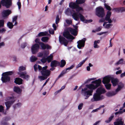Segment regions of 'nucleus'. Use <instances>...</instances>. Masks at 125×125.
Returning a JSON list of instances; mask_svg holds the SVG:
<instances>
[{"mask_svg": "<svg viewBox=\"0 0 125 125\" xmlns=\"http://www.w3.org/2000/svg\"><path fill=\"white\" fill-rule=\"evenodd\" d=\"M6 30L4 28H2L1 29H0V33H4L6 31Z\"/></svg>", "mask_w": 125, "mask_h": 125, "instance_id": "052dcab7", "label": "nucleus"}, {"mask_svg": "<svg viewBox=\"0 0 125 125\" xmlns=\"http://www.w3.org/2000/svg\"><path fill=\"white\" fill-rule=\"evenodd\" d=\"M114 117L113 115H111L109 118L108 119L105 121V122L106 123H110L112 120L113 119Z\"/></svg>", "mask_w": 125, "mask_h": 125, "instance_id": "f704fd0d", "label": "nucleus"}, {"mask_svg": "<svg viewBox=\"0 0 125 125\" xmlns=\"http://www.w3.org/2000/svg\"><path fill=\"white\" fill-rule=\"evenodd\" d=\"M19 1L17 3V4L18 7V9L19 10H20L21 8V2H20V0H19Z\"/></svg>", "mask_w": 125, "mask_h": 125, "instance_id": "864d4df0", "label": "nucleus"}, {"mask_svg": "<svg viewBox=\"0 0 125 125\" xmlns=\"http://www.w3.org/2000/svg\"><path fill=\"white\" fill-rule=\"evenodd\" d=\"M59 41L60 43L63 44L65 46H67L68 43V41L64 37L60 35L59 37Z\"/></svg>", "mask_w": 125, "mask_h": 125, "instance_id": "dca6fc26", "label": "nucleus"}, {"mask_svg": "<svg viewBox=\"0 0 125 125\" xmlns=\"http://www.w3.org/2000/svg\"><path fill=\"white\" fill-rule=\"evenodd\" d=\"M96 15L99 17L103 18L105 15L104 11V9L101 7L96 8Z\"/></svg>", "mask_w": 125, "mask_h": 125, "instance_id": "39448f33", "label": "nucleus"}, {"mask_svg": "<svg viewBox=\"0 0 125 125\" xmlns=\"http://www.w3.org/2000/svg\"><path fill=\"white\" fill-rule=\"evenodd\" d=\"M106 76L108 79V82H110V80H111V82L114 86H115L118 84L119 81L117 78H114L109 75Z\"/></svg>", "mask_w": 125, "mask_h": 125, "instance_id": "6e6552de", "label": "nucleus"}, {"mask_svg": "<svg viewBox=\"0 0 125 125\" xmlns=\"http://www.w3.org/2000/svg\"><path fill=\"white\" fill-rule=\"evenodd\" d=\"M0 112L3 113L4 112V109L2 105H0Z\"/></svg>", "mask_w": 125, "mask_h": 125, "instance_id": "5fc2aeb1", "label": "nucleus"}, {"mask_svg": "<svg viewBox=\"0 0 125 125\" xmlns=\"http://www.w3.org/2000/svg\"><path fill=\"white\" fill-rule=\"evenodd\" d=\"M66 22L68 24L70 25L72 23V21L71 20L67 19L66 20Z\"/></svg>", "mask_w": 125, "mask_h": 125, "instance_id": "13d9d810", "label": "nucleus"}, {"mask_svg": "<svg viewBox=\"0 0 125 125\" xmlns=\"http://www.w3.org/2000/svg\"><path fill=\"white\" fill-rule=\"evenodd\" d=\"M63 35L64 37L67 39L73 40L75 39V37L70 34L69 31L68 30L63 32Z\"/></svg>", "mask_w": 125, "mask_h": 125, "instance_id": "4468645a", "label": "nucleus"}, {"mask_svg": "<svg viewBox=\"0 0 125 125\" xmlns=\"http://www.w3.org/2000/svg\"><path fill=\"white\" fill-rule=\"evenodd\" d=\"M11 10L8 9L4 10L2 12V16L4 18L7 17L11 13Z\"/></svg>", "mask_w": 125, "mask_h": 125, "instance_id": "6ab92c4d", "label": "nucleus"}, {"mask_svg": "<svg viewBox=\"0 0 125 125\" xmlns=\"http://www.w3.org/2000/svg\"><path fill=\"white\" fill-rule=\"evenodd\" d=\"M116 121L114 122V125H125L124 121L122 117H119L115 120Z\"/></svg>", "mask_w": 125, "mask_h": 125, "instance_id": "ddd939ff", "label": "nucleus"}, {"mask_svg": "<svg viewBox=\"0 0 125 125\" xmlns=\"http://www.w3.org/2000/svg\"><path fill=\"white\" fill-rule=\"evenodd\" d=\"M122 110V109H120V111H119L118 112H117L115 113V114L116 115L118 114H121L123 112H125V109H124L122 111L121 110Z\"/></svg>", "mask_w": 125, "mask_h": 125, "instance_id": "ea45409f", "label": "nucleus"}, {"mask_svg": "<svg viewBox=\"0 0 125 125\" xmlns=\"http://www.w3.org/2000/svg\"><path fill=\"white\" fill-rule=\"evenodd\" d=\"M60 62V67L61 68L63 67L66 64V62L64 60H61Z\"/></svg>", "mask_w": 125, "mask_h": 125, "instance_id": "7c9ffc66", "label": "nucleus"}, {"mask_svg": "<svg viewBox=\"0 0 125 125\" xmlns=\"http://www.w3.org/2000/svg\"><path fill=\"white\" fill-rule=\"evenodd\" d=\"M2 75L1 80L3 83H6L10 81V77L9 76H7L3 74V73H2Z\"/></svg>", "mask_w": 125, "mask_h": 125, "instance_id": "a211bd4d", "label": "nucleus"}, {"mask_svg": "<svg viewBox=\"0 0 125 125\" xmlns=\"http://www.w3.org/2000/svg\"><path fill=\"white\" fill-rule=\"evenodd\" d=\"M71 11L69 8H68L65 11V13L67 15H69L70 14H71Z\"/></svg>", "mask_w": 125, "mask_h": 125, "instance_id": "49530a36", "label": "nucleus"}, {"mask_svg": "<svg viewBox=\"0 0 125 125\" xmlns=\"http://www.w3.org/2000/svg\"><path fill=\"white\" fill-rule=\"evenodd\" d=\"M104 96L101 95L96 93L94 95L93 98L91 99V101L93 102L97 101L104 98Z\"/></svg>", "mask_w": 125, "mask_h": 125, "instance_id": "1a4fd4ad", "label": "nucleus"}, {"mask_svg": "<svg viewBox=\"0 0 125 125\" xmlns=\"http://www.w3.org/2000/svg\"><path fill=\"white\" fill-rule=\"evenodd\" d=\"M15 102V100L11 101L5 102V103L6 106V110H7L9 109L12 104Z\"/></svg>", "mask_w": 125, "mask_h": 125, "instance_id": "5701e85b", "label": "nucleus"}, {"mask_svg": "<svg viewBox=\"0 0 125 125\" xmlns=\"http://www.w3.org/2000/svg\"><path fill=\"white\" fill-rule=\"evenodd\" d=\"M53 56L52 55H50L48 56L46 58L47 61L48 63H49L51 62V61L52 59Z\"/></svg>", "mask_w": 125, "mask_h": 125, "instance_id": "c9c22d12", "label": "nucleus"}, {"mask_svg": "<svg viewBox=\"0 0 125 125\" xmlns=\"http://www.w3.org/2000/svg\"><path fill=\"white\" fill-rule=\"evenodd\" d=\"M49 32L51 34H53L54 33V31L52 29H50L49 30Z\"/></svg>", "mask_w": 125, "mask_h": 125, "instance_id": "0e129e2a", "label": "nucleus"}, {"mask_svg": "<svg viewBox=\"0 0 125 125\" xmlns=\"http://www.w3.org/2000/svg\"><path fill=\"white\" fill-rule=\"evenodd\" d=\"M118 87L115 90L116 93L119 91L123 88L124 86V84L121 82H120L118 85Z\"/></svg>", "mask_w": 125, "mask_h": 125, "instance_id": "bb28decb", "label": "nucleus"}, {"mask_svg": "<svg viewBox=\"0 0 125 125\" xmlns=\"http://www.w3.org/2000/svg\"><path fill=\"white\" fill-rule=\"evenodd\" d=\"M106 91L104 88H102L100 87L98 88L97 90L96 93L101 95V94L105 93Z\"/></svg>", "mask_w": 125, "mask_h": 125, "instance_id": "393cba45", "label": "nucleus"}, {"mask_svg": "<svg viewBox=\"0 0 125 125\" xmlns=\"http://www.w3.org/2000/svg\"><path fill=\"white\" fill-rule=\"evenodd\" d=\"M41 61L43 63H45L47 61V59L46 58L44 57L41 60Z\"/></svg>", "mask_w": 125, "mask_h": 125, "instance_id": "3c124183", "label": "nucleus"}, {"mask_svg": "<svg viewBox=\"0 0 125 125\" xmlns=\"http://www.w3.org/2000/svg\"><path fill=\"white\" fill-rule=\"evenodd\" d=\"M100 42V41L99 40L97 41H95L94 42V47L95 48H97L99 47V46L98 45L97 43H99Z\"/></svg>", "mask_w": 125, "mask_h": 125, "instance_id": "473e14b6", "label": "nucleus"}, {"mask_svg": "<svg viewBox=\"0 0 125 125\" xmlns=\"http://www.w3.org/2000/svg\"><path fill=\"white\" fill-rule=\"evenodd\" d=\"M52 27L53 28L54 30L55 31L57 28V27L55 24L54 23L52 25Z\"/></svg>", "mask_w": 125, "mask_h": 125, "instance_id": "338daca9", "label": "nucleus"}, {"mask_svg": "<svg viewBox=\"0 0 125 125\" xmlns=\"http://www.w3.org/2000/svg\"><path fill=\"white\" fill-rule=\"evenodd\" d=\"M77 17L78 18L77 20H75V21H78L79 19V18H80V20L81 21L84 22V21L85 18L81 13H79Z\"/></svg>", "mask_w": 125, "mask_h": 125, "instance_id": "c85d7f7f", "label": "nucleus"}, {"mask_svg": "<svg viewBox=\"0 0 125 125\" xmlns=\"http://www.w3.org/2000/svg\"><path fill=\"white\" fill-rule=\"evenodd\" d=\"M86 40V39L85 38H84L83 39L79 40L77 42L78 45L77 46L79 49H81L82 47H84Z\"/></svg>", "mask_w": 125, "mask_h": 125, "instance_id": "2eb2a0df", "label": "nucleus"}, {"mask_svg": "<svg viewBox=\"0 0 125 125\" xmlns=\"http://www.w3.org/2000/svg\"><path fill=\"white\" fill-rule=\"evenodd\" d=\"M49 39V38L47 37H43L41 39V41L43 42H47Z\"/></svg>", "mask_w": 125, "mask_h": 125, "instance_id": "72a5a7b5", "label": "nucleus"}, {"mask_svg": "<svg viewBox=\"0 0 125 125\" xmlns=\"http://www.w3.org/2000/svg\"><path fill=\"white\" fill-rule=\"evenodd\" d=\"M48 67L45 66L42 67L40 65H38V68L39 71L40 72L42 76H39L38 78L41 81L44 80L48 78L51 74V71L47 69Z\"/></svg>", "mask_w": 125, "mask_h": 125, "instance_id": "f257e3e1", "label": "nucleus"}, {"mask_svg": "<svg viewBox=\"0 0 125 125\" xmlns=\"http://www.w3.org/2000/svg\"><path fill=\"white\" fill-rule=\"evenodd\" d=\"M66 73V70H63L61 74L58 76V78H59L63 76L64 74Z\"/></svg>", "mask_w": 125, "mask_h": 125, "instance_id": "79ce46f5", "label": "nucleus"}, {"mask_svg": "<svg viewBox=\"0 0 125 125\" xmlns=\"http://www.w3.org/2000/svg\"><path fill=\"white\" fill-rule=\"evenodd\" d=\"M40 40L38 38L36 39L35 42L36 43H37L40 45L41 47V49L45 50L46 49H51V47L48 44H45L43 42H40Z\"/></svg>", "mask_w": 125, "mask_h": 125, "instance_id": "20e7f679", "label": "nucleus"}, {"mask_svg": "<svg viewBox=\"0 0 125 125\" xmlns=\"http://www.w3.org/2000/svg\"><path fill=\"white\" fill-rule=\"evenodd\" d=\"M83 104V103L80 104L78 106V109L79 110H80L82 108Z\"/></svg>", "mask_w": 125, "mask_h": 125, "instance_id": "603ef678", "label": "nucleus"}, {"mask_svg": "<svg viewBox=\"0 0 125 125\" xmlns=\"http://www.w3.org/2000/svg\"><path fill=\"white\" fill-rule=\"evenodd\" d=\"M93 92V90H88L86 92H83L84 95L85 96V99H86L88 98L90 96L92 95V93Z\"/></svg>", "mask_w": 125, "mask_h": 125, "instance_id": "f3484780", "label": "nucleus"}, {"mask_svg": "<svg viewBox=\"0 0 125 125\" xmlns=\"http://www.w3.org/2000/svg\"><path fill=\"white\" fill-rule=\"evenodd\" d=\"M93 83L95 84V85L93 84H91L89 85H86V86L90 90H94L97 87L100 86L101 83V81L100 79L96 80L95 81L92 82Z\"/></svg>", "mask_w": 125, "mask_h": 125, "instance_id": "7ed1b4c3", "label": "nucleus"}, {"mask_svg": "<svg viewBox=\"0 0 125 125\" xmlns=\"http://www.w3.org/2000/svg\"><path fill=\"white\" fill-rule=\"evenodd\" d=\"M23 80L21 78L18 77L15 78L14 83L16 84L20 85L22 83Z\"/></svg>", "mask_w": 125, "mask_h": 125, "instance_id": "a878e982", "label": "nucleus"}, {"mask_svg": "<svg viewBox=\"0 0 125 125\" xmlns=\"http://www.w3.org/2000/svg\"><path fill=\"white\" fill-rule=\"evenodd\" d=\"M87 59V58H86L85 59L83 60V61L80 62L78 64V65L76 66V68H77L81 67L86 60Z\"/></svg>", "mask_w": 125, "mask_h": 125, "instance_id": "2f4dec72", "label": "nucleus"}, {"mask_svg": "<svg viewBox=\"0 0 125 125\" xmlns=\"http://www.w3.org/2000/svg\"><path fill=\"white\" fill-rule=\"evenodd\" d=\"M112 14V12L110 11H108L105 19L102 18L100 19L99 22H104L105 21H107L109 23H111L112 22V20L110 19V17Z\"/></svg>", "mask_w": 125, "mask_h": 125, "instance_id": "423d86ee", "label": "nucleus"}, {"mask_svg": "<svg viewBox=\"0 0 125 125\" xmlns=\"http://www.w3.org/2000/svg\"><path fill=\"white\" fill-rule=\"evenodd\" d=\"M7 26L9 28L11 29L13 28L14 25L11 22H9L7 23Z\"/></svg>", "mask_w": 125, "mask_h": 125, "instance_id": "e433bc0d", "label": "nucleus"}, {"mask_svg": "<svg viewBox=\"0 0 125 125\" xmlns=\"http://www.w3.org/2000/svg\"><path fill=\"white\" fill-rule=\"evenodd\" d=\"M48 34L47 31L41 32H40L38 35V37H40L42 36H45L47 35Z\"/></svg>", "mask_w": 125, "mask_h": 125, "instance_id": "c756f323", "label": "nucleus"}, {"mask_svg": "<svg viewBox=\"0 0 125 125\" xmlns=\"http://www.w3.org/2000/svg\"><path fill=\"white\" fill-rule=\"evenodd\" d=\"M60 65V62L56 60H53L51 62V66L52 67H56L57 66H59Z\"/></svg>", "mask_w": 125, "mask_h": 125, "instance_id": "412c9836", "label": "nucleus"}, {"mask_svg": "<svg viewBox=\"0 0 125 125\" xmlns=\"http://www.w3.org/2000/svg\"><path fill=\"white\" fill-rule=\"evenodd\" d=\"M3 74L7 76L11 75L13 74V72L12 71H9L3 73Z\"/></svg>", "mask_w": 125, "mask_h": 125, "instance_id": "4c0bfd02", "label": "nucleus"}, {"mask_svg": "<svg viewBox=\"0 0 125 125\" xmlns=\"http://www.w3.org/2000/svg\"><path fill=\"white\" fill-rule=\"evenodd\" d=\"M26 45V43H24L22 44L21 45V47L22 48H24Z\"/></svg>", "mask_w": 125, "mask_h": 125, "instance_id": "680f3d73", "label": "nucleus"}, {"mask_svg": "<svg viewBox=\"0 0 125 125\" xmlns=\"http://www.w3.org/2000/svg\"><path fill=\"white\" fill-rule=\"evenodd\" d=\"M123 59H121L119 60L115 64L117 65L120 64H122L123 63Z\"/></svg>", "mask_w": 125, "mask_h": 125, "instance_id": "c03bdc74", "label": "nucleus"}, {"mask_svg": "<svg viewBox=\"0 0 125 125\" xmlns=\"http://www.w3.org/2000/svg\"><path fill=\"white\" fill-rule=\"evenodd\" d=\"M21 104L20 103H19L15 105H14L13 107L15 109L16 107V106H17V107H19L21 106Z\"/></svg>", "mask_w": 125, "mask_h": 125, "instance_id": "bf43d9fd", "label": "nucleus"}, {"mask_svg": "<svg viewBox=\"0 0 125 125\" xmlns=\"http://www.w3.org/2000/svg\"><path fill=\"white\" fill-rule=\"evenodd\" d=\"M108 78L106 76H105L103 78L102 82L105 84V86L106 89L109 90L111 88V84L109 83L110 82H108Z\"/></svg>", "mask_w": 125, "mask_h": 125, "instance_id": "9b49d317", "label": "nucleus"}, {"mask_svg": "<svg viewBox=\"0 0 125 125\" xmlns=\"http://www.w3.org/2000/svg\"><path fill=\"white\" fill-rule=\"evenodd\" d=\"M87 88L86 87H85L83 89L82 88V93H83V92H86V91L87 90Z\"/></svg>", "mask_w": 125, "mask_h": 125, "instance_id": "69168bd1", "label": "nucleus"}, {"mask_svg": "<svg viewBox=\"0 0 125 125\" xmlns=\"http://www.w3.org/2000/svg\"><path fill=\"white\" fill-rule=\"evenodd\" d=\"M78 5L77 2H72L70 3L69 7L72 9H75L78 7Z\"/></svg>", "mask_w": 125, "mask_h": 125, "instance_id": "b1692460", "label": "nucleus"}, {"mask_svg": "<svg viewBox=\"0 0 125 125\" xmlns=\"http://www.w3.org/2000/svg\"><path fill=\"white\" fill-rule=\"evenodd\" d=\"M75 10L76 11V12H75L74 10H72V11L74 12L72 15V16L74 20H77L78 18L77 17L79 13H80L79 12L80 10H83V8L82 7H80L79 5H78V7H77L75 9Z\"/></svg>", "mask_w": 125, "mask_h": 125, "instance_id": "0eeeda50", "label": "nucleus"}, {"mask_svg": "<svg viewBox=\"0 0 125 125\" xmlns=\"http://www.w3.org/2000/svg\"><path fill=\"white\" fill-rule=\"evenodd\" d=\"M13 90L15 92L19 94L21 93L22 91V90L20 89L19 87L15 86L14 87Z\"/></svg>", "mask_w": 125, "mask_h": 125, "instance_id": "cd10ccee", "label": "nucleus"}, {"mask_svg": "<svg viewBox=\"0 0 125 125\" xmlns=\"http://www.w3.org/2000/svg\"><path fill=\"white\" fill-rule=\"evenodd\" d=\"M26 69V68L25 67L23 66L20 67L19 68V71L18 74L21 77L28 80L30 77L29 75L27 74V73L26 71L22 72L25 70Z\"/></svg>", "mask_w": 125, "mask_h": 125, "instance_id": "f03ea898", "label": "nucleus"}, {"mask_svg": "<svg viewBox=\"0 0 125 125\" xmlns=\"http://www.w3.org/2000/svg\"><path fill=\"white\" fill-rule=\"evenodd\" d=\"M66 73V70H63L61 74L58 76V78H59L63 76L64 74Z\"/></svg>", "mask_w": 125, "mask_h": 125, "instance_id": "37998d69", "label": "nucleus"}, {"mask_svg": "<svg viewBox=\"0 0 125 125\" xmlns=\"http://www.w3.org/2000/svg\"><path fill=\"white\" fill-rule=\"evenodd\" d=\"M122 72V71L121 70H120L118 71H117L116 72V74H121Z\"/></svg>", "mask_w": 125, "mask_h": 125, "instance_id": "774afa93", "label": "nucleus"}, {"mask_svg": "<svg viewBox=\"0 0 125 125\" xmlns=\"http://www.w3.org/2000/svg\"><path fill=\"white\" fill-rule=\"evenodd\" d=\"M85 0H79L77 2L78 5L82 4L85 2Z\"/></svg>", "mask_w": 125, "mask_h": 125, "instance_id": "de8ad7c7", "label": "nucleus"}, {"mask_svg": "<svg viewBox=\"0 0 125 125\" xmlns=\"http://www.w3.org/2000/svg\"><path fill=\"white\" fill-rule=\"evenodd\" d=\"M67 30L69 31L73 35L76 36L78 34V31L75 29L70 27L68 28Z\"/></svg>", "mask_w": 125, "mask_h": 125, "instance_id": "aec40b11", "label": "nucleus"}, {"mask_svg": "<svg viewBox=\"0 0 125 125\" xmlns=\"http://www.w3.org/2000/svg\"><path fill=\"white\" fill-rule=\"evenodd\" d=\"M39 45L37 43H35L31 47V50L33 54H35L39 51Z\"/></svg>", "mask_w": 125, "mask_h": 125, "instance_id": "f8f14e48", "label": "nucleus"}, {"mask_svg": "<svg viewBox=\"0 0 125 125\" xmlns=\"http://www.w3.org/2000/svg\"><path fill=\"white\" fill-rule=\"evenodd\" d=\"M104 6L105 8L108 11H110L111 10V8L110 6L107 5L106 3L104 4Z\"/></svg>", "mask_w": 125, "mask_h": 125, "instance_id": "58836bf2", "label": "nucleus"}, {"mask_svg": "<svg viewBox=\"0 0 125 125\" xmlns=\"http://www.w3.org/2000/svg\"><path fill=\"white\" fill-rule=\"evenodd\" d=\"M37 59V58L36 57H35V56H32L30 60L32 62H34L36 61Z\"/></svg>", "mask_w": 125, "mask_h": 125, "instance_id": "a19ab883", "label": "nucleus"}, {"mask_svg": "<svg viewBox=\"0 0 125 125\" xmlns=\"http://www.w3.org/2000/svg\"><path fill=\"white\" fill-rule=\"evenodd\" d=\"M34 68L35 71H37L38 68L37 67V65L36 64H35L34 66Z\"/></svg>", "mask_w": 125, "mask_h": 125, "instance_id": "e2e57ef3", "label": "nucleus"}, {"mask_svg": "<svg viewBox=\"0 0 125 125\" xmlns=\"http://www.w3.org/2000/svg\"><path fill=\"white\" fill-rule=\"evenodd\" d=\"M4 21L3 20H0V27H3Z\"/></svg>", "mask_w": 125, "mask_h": 125, "instance_id": "a18cd8bd", "label": "nucleus"}, {"mask_svg": "<svg viewBox=\"0 0 125 125\" xmlns=\"http://www.w3.org/2000/svg\"><path fill=\"white\" fill-rule=\"evenodd\" d=\"M74 67V65H72L70 67H68V68H67L65 70H66V72L67 73V70H70L71 69H72Z\"/></svg>", "mask_w": 125, "mask_h": 125, "instance_id": "6e6d98bb", "label": "nucleus"}, {"mask_svg": "<svg viewBox=\"0 0 125 125\" xmlns=\"http://www.w3.org/2000/svg\"><path fill=\"white\" fill-rule=\"evenodd\" d=\"M113 26V24H108L106 25L105 26V28L107 29H109L110 28V26Z\"/></svg>", "mask_w": 125, "mask_h": 125, "instance_id": "8fccbe9b", "label": "nucleus"}, {"mask_svg": "<svg viewBox=\"0 0 125 125\" xmlns=\"http://www.w3.org/2000/svg\"><path fill=\"white\" fill-rule=\"evenodd\" d=\"M113 10H114L115 12L118 13L122 12L125 11V8L123 7H120L114 8Z\"/></svg>", "mask_w": 125, "mask_h": 125, "instance_id": "4be33fe9", "label": "nucleus"}, {"mask_svg": "<svg viewBox=\"0 0 125 125\" xmlns=\"http://www.w3.org/2000/svg\"><path fill=\"white\" fill-rule=\"evenodd\" d=\"M1 3L3 6H5L7 8H9L12 5L10 0H1Z\"/></svg>", "mask_w": 125, "mask_h": 125, "instance_id": "9d476101", "label": "nucleus"}, {"mask_svg": "<svg viewBox=\"0 0 125 125\" xmlns=\"http://www.w3.org/2000/svg\"><path fill=\"white\" fill-rule=\"evenodd\" d=\"M18 16H15L13 18L12 22H14V21H16Z\"/></svg>", "mask_w": 125, "mask_h": 125, "instance_id": "4d7b16f0", "label": "nucleus"}, {"mask_svg": "<svg viewBox=\"0 0 125 125\" xmlns=\"http://www.w3.org/2000/svg\"><path fill=\"white\" fill-rule=\"evenodd\" d=\"M59 21L60 19L59 18V16L58 15H57V16L56 18L55 21L56 23V24H58L59 23Z\"/></svg>", "mask_w": 125, "mask_h": 125, "instance_id": "09e8293b", "label": "nucleus"}]
</instances>
